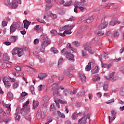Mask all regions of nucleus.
Segmentation results:
<instances>
[{"mask_svg": "<svg viewBox=\"0 0 124 124\" xmlns=\"http://www.w3.org/2000/svg\"><path fill=\"white\" fill-rule=\"evenodd\" d=\"M99 40V38L95 37L93 39L92 42H93V43H96L98 42Z\"/></svg>", "mask_w": 124, "mask_h": 124, "instance_id": "nucleus-46", "label": "nucleus"}, {"mask_svg": "<svg viewBox=\"0 0 124 124\" xmlns=\"http://www.w3.org/2000/svg\"><path fill=\"white\" fill-rule=\"evenodd\" d=\"M119 79V78L118 77H114L113 78L111 79L112 82H115V81H117Z\"/></svg>", "mask_w": 124, "mask_h": 124, "instance_id": "nucleus-63", "label": "nucleus"}, {"mask_svg": "<svg viewBox=\"0 0 124 124\" xmlns=\"http://www.w3.org/2000/svg\"><path fill=\"white\" fill-rule=\"evenodd\" d=\"M43 100L45 102H48V101H49V97H48V96H45L43 97Z\"/></svg>", "mask_w": 124, "mask_h": 124, "instance_id": "nucleus-49", "label": "nucleus"}, {"mask_svg": "<svg viewBox=\"0 0 124 124\" xmlns=\"http://www.w3.org/2000/svg\"><path fill=\"white\" fill-rule=\"evenodd\" d=\"M97 34L98 35L101 36L102 35H103V34H104V32L102 31H99L97 32Z\"/></svg>", "mask_w": 124, "mask_h": 124, "instance_id": "nucleus-59", "label": "nucleus"}, {"mask_svg": "<svg viewBox=\"0 0 124 124\" xmlns=\"http://www.w3.org/2000/svg\"><path fill=\"white\" fill-rule=\"evenodd\" d=\"M13 25H14V26H15L16 29H19L21 25V26H23V23H21L20 22H13Z\"/></svg>", "mask_w": 124, "mask_h": 124, "instance_id": "nucleus-26", "label": "nucleus"}, {"mask_svg": "<svg viewBox=\"0 0 124 124\" xmlns=\"http://www.w3.org/2000/svg\"><path fill=\"white\" fill-rule=\"evenodd\" d=\"M39 104V103L38 101H36L34 100L33 101L32 109H35V108H36V107H37V106H38Z\"/></svg>", "mask_w": 124, "mask_h": 124, "instance_id": "nucleus-28", "label": "nucleus"}, {"mask_svg": "<svg viewBox=\"0 0 124 124\" xmlns=\"http://www.w3.org/2000/svg\"><path fill=\"white\" fill-rule=\"evenodd\" d=\"M108 26V22L105 21V19H103L101 21V24L99 26V30H102V29H105L107 28Z\"/></svg>", "mask_w": 124, "mask_h": 124, "instance_id": "nucleus-8", "label": "nucleus"}, {"mask_svg": "<svg viewBox=\"0 0 124 124\" xmlns=\"http://www.w3.org/2000/svg\"><path fill=\"white\" fill-rule=\"evenodd\" d=\"M57 113L59 117H60L61 118H62L63 119H64V118H65V115H64V114L62 113V112H61V111H58Z\"/></svg>", "mask_w": 124, "mask_h": 124, "instance_id": "nucleus-42", "label": "nucleus"}, {"mask_svg": "<svg viewBox=\"0 0 124 124\" xmlns=\"http://www.w3.org/2000/svg\"><path fill=\"white\" fill-rule=\"evenodd\" d=\"M35 53H36V51L33 52V56H35L36 58L39 60L40 62H42V58L40 56L36 55Z\"/></svg>", "mask_w": 124, "mask_h": 124, "instance_id": "nucleus-30", "label": "nucleus"}, {"mask_svg": "<svg viewBox=\"0 0 124 124\" xmlns=\"http://www.w3.org/2000/svg\"><path fill=\"white\" fill-rule=\"evenodd\" d=\"M45 46H44L42 45H41L40 47L37 48V51L39 52H41V53H45L46 50H45Z\"/></svg>", "mask_w": 124, "mask_h": 124, "instance_id": "nucleus-25", "label": "nucleus"}, {"mask_svg": "<svg viewBox=\"0 0 124 124\" xmlns=\"http://www.w3.org/2000/svg\"><path fill=\"white\" fill-rule=\"evenodd\" d=\"M56 76L55 75H53L50 78L48 79V83L49 84H51V83H53L54 81H55V78H56Z\"/></svg>", "mask_w": 124, "mask_h": 124, "instance_id": "nucleus-35", "label": "nucleus"}, {"mask_svg": "<svg viewBox=\"0 0 124 124\" xmlns=\"http://www.w3.org/2000/svg\"><path fill=\"white\" fill-rule=\"evenodd\" d=\"M7 95L8 97H9V98H11L12 99H13V98H14V96L13 95V94L11 92H9L7 93Z\"/></svg>", "mask_w": 124, "mask_h": 124, "instance_id": "nucleus-51", "label": "nucleus"}, {"mask_svg": "<svg viewBox=\"0 0 124 124\" xmlns=\"http://www.w3.org/2000/svg\"><path fill=\"white\" fill-rule=\"evenodd\" d=\"M114 74H115V72H110L109 73L108 76H105V78H106L107 80H110L111 78H112L113 76H114Z\"/></svg>", "mask_w": 124, "mask_h": 124, "instance_id": "nucleus-24", "label": "nucleus"}, {"mask_svg": "<svg viewBox=\"0 0 124 124\" xmlns=\"http://www.w3.org/2000/svg\"><path fill=\"white\" fill-rule=\"evenodd\" d=\"M73 5V2L72 1L70 0L69 1H67L64 4V6H70L71 5Z\"/></svg>", "mask_w": 124, "mask_h": 124, "instance_id": "nucleus-37", "label": "nucleus"}, {"mask_svg": "<svg viewBox=\"0 0 124 124\" xmlns=\"http://www.w3.org/2000/svg\"><path fill=\"white\" fill-rule=\"evenodd\" d=\"M48 106V105H47V102H45L44 103L43 106L42 108V109L43 110V111H44V110H46V112H47V107Z\"/></svg>", "mask_w": 124, "mask_h": 124, "instance_id": "nucleus-33", "label": "nucleus"}, {"mask_svg": "<svg viewBox=\"0 0 124 124\" xmlns=\"http://www.w3.org/2000/svg\"><path fill=\"white\" fill-rule=\"evenodd\" d=\"M70 30L68 29V30H65L64 31V33H65V34H71V33H72L71 31H70Z\"/></svg>", "mask_w": 124, "mask_h": 124, "instance_id": "nucleus-54", "label": "nucleus"}, {"mask_svg": "<svg viewBox=\"0 0 124 124\" xmlns=\"http://www.w3.org/2000/svg\"><path fill=\"white\" fill-rule=\"evenodd\" d=\"M16 31V28L14 26V24H12L10 28V33H13Z\"/></svg>", "mask_w": 124, "mask_h": 124, "instance_id": "nucleus-27", "label": "nucleus"}, {"mask_svg": "<svg viewBox=\"0 0 124 124\" xmlns=\"http://www.w3.org/2000/svg\"><path fill=\"white\" fill-rule=\"evenodd\" d=\"M63 94L65 96H69V95H71V91L69 89L65 90L63 92Z\"/></svg>", "mask_w": 124, "mask_h": 124, "instance_id": "nucleus-18", "label": "nucleus"}, {"mask_svg": "<svg viewBox=\"0 0 124 124\" xmlns=\"http://www.w3.org/2000/svg\"><path fill=\"white\" fill-rule=\"evenodd\" d=\"M50 33L51 35H53V36H56V35H58V32L56 30H51L50 31Z\"/></svg>", "mask_w": 124, "mask_h": 124, "instance_id": "nucleus-38", "label": "nucleus"}, {"mask_svg": "<svg viewBox=\"0 0 124 124\" xmlns=\"http://www.w3.org/2000/svg\"><path fill=\"white\" fill-rule=\"evenodd\" d=\"M63 61V58H60V59L58 60V67L59 68H61V67L62 66V62Z\"/></svg>", "mask_w": 124, "mask_h": 124, "instance_id": "nucleus-32", "label": "nucleus"}, {"mask_svg": "<svg viewBox=\"0 0 124 124\" xmlns=\"http://www.w3.org/2000/svg\"><path fill=\"white\" fill-rule=\"evenodd\" d=\"M110 26H115V25H117V23L114 21H110L109 23Z\"/></svg>", "mask_w": 124, "mask_h": 124, "instance_id": "nucleus-60", "label": "nucleus"}, {"mask_svg": "<svg viewBox=\"0 0 124 124\" xmlns=\"http://www.w3.org/2000/svg\"><path fill=\"white\" fill-rule=\"evenodd\" d=\"M51 43V40L47 37V36H44L43 37V41L42 43V45L44 46V47H47Z\"/></svg>", "mask_w": 124, "mask_h": 124, "instance_id": "nucleus-5", "label": "nucleus"}, {"mask_svg": "<svg viewBox=\"0 0 124 124\" xmlns=\"http://www.w3.org/2000/svg\"><path fill=\"white\" fill-rule=\"evenodd\" d=\"M17 54L18 57H22L24 55V50L22 48H19Z\"/></svg>", "mask_w": 124, "mask_h": 124, "instance_id": "nucleus-29", "label": "nucleus"}, {"mask_svg": "<svg viewBox=\"0 0 124 124\" xmlns=\"http://www.w3.org/2000/svg\"><path fill=\"white\" fill-rule=\"evenodd\" d=\"M2 81L4 83V85L6 88H10L11 84H10V82L8 78H3Z\"/></svg>", "mask_w": 124, "mask_h": 124, "instance_id": "nucleus-11", "label": "nucleus"}, {"mask_svg": "<svg viewBox=\"0 0 124 124\" xmlns=\"http://www.w3.org/2000/svg\"><path fill=\"white\" fill-rule=\"evenodd\" d=\"M46 112L45 109L44 110H43L42 109H39L37 111V119L38 120H40V119H45V114H46Z\"/></svg>", "mask_w": 124, "mask_h": 124, "instance_id": "nucleus-3", "label": "nucleus"}, {"mask_svg": "<svg viewBox=\"0 0 124 124\" xmlns=\"http://www.w3.org/2000/svg\"><path fill=\"white\" fill-rule=\"evenodd\" d=\"M9 60H10V58L9 57V56H8V54L7 53H4L3 56V61L4 62H8Z\"/></svg>", "mask_w": 124, "mask_h": 124, "instance_id": "nucleus-19", "label": "nucleus"}, {"mask_svg": "<svg viewBox=\"0 0 124 124\" xmlns=\"http://www.w3.org/2000/svg\"><path fill=\"white\" fill-rule=\"evenodd\" d=\"M10 121H11V117H7L6 119L4 120L3 122L4 124H8Z\"/></svg>", "mask_w": 124, "mask_h": 124, "instance_id": "nucleus-43", "label": "nucleus"}, {"mask_svg": "<svg viewBox=\"0 0 124 124\" xmlns=\"http://www.w3.org/2000/svg\"><path fill=\"white\" fill-rule=\"evenodd\" d=\"M79 76L80 80H81L82 83H86V81L87 80L86 76L81 73L79 74Z\"/></svg>", "mask_w": 124, "mask_h": 124, "instance_id": "nucleus-17", "label": "nucleus"}, {"mask_svg": "<svg viewBox=\"0 0 124 124\" xmlns=\"http://www.w3.org/2000/svg\"><path fill=\"white\" fill-rule=\"evenodd\" d=\"M19 87V83L18 82H15L13 84V88L15 90V89H17V88Z\"/></svg>", "mask_w": 124, "mask_h": 124, "instance_id": "nucleus-45", "label": "nucleus"}, {"mask_svg": "<svg viewBox=\"0 0 124 124\" xmlns=\"http://www.w3.org/2000/svg\"><path fill=\"white\" fill-rule=\"evenodd\" d=\"M18 114H21V111H19V112H17V109L16 110V120H17V121H19L20 119V117L19 116V115Z\"/></svg>", "mask_w": 124, "mask_h": 124, "instance_id": "nucleus-40", "label": "nucleus"}, {"mask_svg": "<svg viewBox=\"0 0 124 124\" xmlns=\"http://www.w3.org/2000/svg\"><path fill=\"white\" fill-rule=\"evenodd\" d=\"M36 20L38 22H39V23H42L43 24L46 23L45 21L42 20L40 19V18H37Z\"/></svg>", "mask_w": 124, "mask_h": 124, "instance_id": "nucleus-61", "label": "nucleus"}, {"mask_svg": "<svg viewBox=\"0 0 124 124\" xmlns=\"http://www.w3.org/2000/svg\"><path fill=\"white\" fill-rule=\"evenodd\" d=\"M67 46H68V48H69L70 50L73 52H74V51H75V49L71 46V44L68 43V44H67Z\"/></svg>", "mask_w": 124, "mask_h": 124, "instance_id": "nucleus-50", "label": "nucleus"}, {"mask_svg": "<svg viewBox=\"0 0 124 124\" xmlns=\"http://www.w3.org/2000/svg\"><path fill=\"white\" fill-rule=\"evenodd\" d=\"M27 95H28V93H26L25 92H22L21 95V98L22 99H24L25 97L27 96Z\"/></svg>", "mask_w": 124, "mask_h": 124, "instance_id": "nucleus-44", "label": "nucleus"}, {"mask_svg": "<svg viewBox=\"0 0 124 124\" xmlns=\"http://www.w3.org/2000/svg\"><path fill=\"white\" fill-rule=\"evenodd\" d=\"M19 111H20L21 115L24 116L25 120H27L28 122L31 121V116L30 114V107H27L23 108L18 107L16 108V112L19 113Z\"/></svg>", "mask_w": 124, "mask_h": 124, "instance_id": "nucleus-1", "label": "nucleus"}, {"mask_svg": "<svg viewBox=\"0 0 124 124\" xmlns=\"http://www.w3.org/2000/svg\"><path fill=\"white\" fill-rule=\"evenodd\" d=\"M92 66H94V62H90L86 66L85 70L86 71H90L92 68Z\"/></svg>", "mask_w": 124, "mask_h": 124, "instance_id": "nucleus-12", "label": "nucleus"}, {"mask_svg": "<svg viewBox=\"0 0 124 124\" xmlns=\"http://www.w3.org/2000/svg\"><path fill=\"white\" fill-rule=\"evenodd\" d=\"M65 56L66 59H69L68 61L70 62H74V61H75L74 60V55L73 54H71L68 52H66V55Z\"/></svg>", "mask_w": 124, "mask_h": 124, "instance_id": "nucleus-7", "label": "nucleus"}, {"mask_svg": "<svg viewBox=\"0 0 124 124\" xmlns=\"http://www.w3.org/2000/svg\"><path fill=\"white\" fill-rule=\"evenodd\" d=\"M45 1L46 2V11H47V10H49V9H50L51 7H52L53 0H45Z\"/></svg>", "mask_w": 124, "mask_h": 124, "instance_id": "nucleus-10", "label": "nucleus"}, {"mask_svg": "<svg viewBox=\"0 0 124 124\" xmlns=\"http://www.w3.org/2000/svg\"><path fill=\"white\" fill-rule=\"evenodd\" d=\"M18 4H21V0H13L12 6V8L14 9L17 8V7H18Z\"/></svg>", "mask_w": 124, "mask_h": 124, "instance_id": "nucleus-9", "label": "nucleus"}, {"mask_svg": "<svg viewBox=\"0 0 124 124\" xmlns=\"http://www.w3.org/2000/svg\"><path fill=\"white\" fill-rule=\"evenodd\" d=\"M73 45H75L76 47H79L80 46V43L77 41H74L72 42Z\"/></svg>", "mask_w": 124, "mask_h": 124, "instance_id": "nucleus-39", "label": "nucleus"}, {"mask_svg": "<svg viewBox=\"0 0 124 124\" xmlns=\"http://www.w3.org/2000/svg\"><path fill=\"white\" fill-rule=\"evenodd\" d=\"M109 85V82L105 81L104 82L103 89L105 92H107L108 91V85Z\"/></svg>", "mask_w": 124, "mask_h": 124, "instance_id": "nucleus-22", "label": "nucleus"}, {"mask_svg": "<svg viewBox=\"0 0 124 124\" xmlns=\"http://www.w3.org/2000/svg\"><path fill=\"white\" fill-rule=\"evenodd\" d=\"M68 27L69 26H67V25H65L63 27L60 28V31H64V30H67L68 29Z\"/></svg>", "mask_w": 124, "mask_h": 124, "instance_id": "nucleus-47", "label": "nucleus"}, {"mask_svg": "<svg viewBox=\"0 0 124 124\" xmlns=\"http://www.w3.org/2000/svg\"><path fill=\"white\" fill-rule=\"evenodd\" d=\"M64 75H66V76H68V75H69L70 72L69 71V70H65L64 71Z\"/></svg>", "mask_w": 124, "mask_h": 124, "instance_id": "nucleus-52", "label": "nucleus"}, {"mask_svg": "<svg viewBox=\"0 0 124 124\" xmlns=\"http://www.w3.org/2000/svg\"><path fill=\"white\" fill-rule=\"evenodd\" d=\"M66 49L64 48L61 51V55H62V56H66Z\"/></svg>", "mask_w": 124, "mask_h": 124, "instance_id": "nucleus-48", "label": "nucleus"}, {"mask_svg": "<svg viewBox=\"0 0 124 124\" xmlns=\"http://www.w3.org/2000/svg\"><path fill=\"white\" fill-rule=\"evenodd\" d=\"M120 35V33H119V32L116 31L114 34V37H115L116 38H118L119 37V36Z\"/></svg>", "mask_w": 124, "mask_h": 124, "instance_id": "nucleus-58", "label": "nucleus"}, {"mask_svg": "<svg viewBox=\"0 0 124 124\" xmlns=\"http://www.w3.org/2000/svg\"><path fill=\"white\" fill-rule=\"evenodd\" d=\"M60 97H61V95H60V96L57 97V98L58 99V105L59 106V107L58 106V105H57V104H56V106L58 107V108H60L59 103H61V104H66L67 103V102H66V101H65V100H60Z\"/></svg>", "mask_w": 124, "mask_h": 124, "instance_id": "nucleus-15", "label": "nucleus"}, {"mask_svg": "<svg viewBox=\"0 0 124 124\" xmlns=\"http://www.w3.org/2000/svg\"><path fill=\"white\" fill-rule=\"evenodd\" d=\"M102 58H100V57H99V59H109V56H108V54H107V53H104V54H103L101 55Z\"/></svg>", "mask_w": 124, "mask_h": 124, "instance_id": "nucleus-34", "label": "nucleus"}, {"mask_svg": "<svg viewBox=\"0 0 124 124\" xmlns=\"http://www.w3.org/2000/svg\"><path fill=\"white\" fill-rule=\"evenodd\" d=\"M58 84L57 83H54L51 86V91H53L54 102L57 105H58V107L60 108L59 103H58V101L59 100L58 97H59V96H61V94L60 93V92L59 91V89H58Z\"/></svg>", "mask_w": 124, "mask_h": 124, "instance_id": "nucleus-2", "label": "nucleus"}, {"mask_svg": "<svg viewBox=\"0 0 124 124\" xmlns=\"http://www.w3.org/2000/svg\"><path fill=\"white\" fill-rule=\"evenodd\" d=\"M67 27H68V29L69 30H70V31H71V30H72L73 29V28H74V27H75V25L73 24L72 25H67Z\"/></svg>", "mask_w": 124, "mask_h": 124, "instance_id": "nucleus-55", "label": "nucleus"}, {"mask_svg": "<svg viewBox=\"0 0 124 124\" xmlns=\"http://www.w3.org/2000/svg\"><path fill=\"white\" fill-rule=\"evenodd\" d=\"M92 74H95V73H98L99 72V67L96 66L95 68L91 71Z\"/></svg>", "mask_w": 124, "mask_h": 124, "instance_id": "nucleus-21", "label": "nucleus"}, {"mask_svg": "<svg viewBox=\"0 0 124 124\" xmlns=\"http://www.w3.org/2000/svg\"><path fill=\"white\" fill-rule=\"evenodd\" d=\"M81 5L85 6L86 5V0H81Z\"/></svg>", "mask_w": 124, "mask_h": 124, "instance_id": "nucleus-62", "label": "nucleus"}, {"mask_svg": "<svg viewBox=\"0 0 124 124\" xmlns=\"http://www.w3.org/2000/svg\"><path fill=\"white\" fill-rule=\"evenodd\" d=\"M81 22H85V23H87V24H90V23L93 22V19L89 17V15H86L82 17L81 20L78 21V23H81Z\"/></svg>", "mask_w": 124, "mask_h": 124, "instance_id": "nucleus-4", "label": "nucleus"}, {"mask_svg": "<svg viewBox=\"0 0 124 124\" xmlns=\"http://www.w3.org/2000/svg\"><path fill=\"white\" fill-rule=\"evenodd\" d=\"M50 50L52 53H54V54H58V53H59V50L54 47H51Z\"/></svg>", "mask_w": 124, "mask_h": 124, "instance_id": "nucleus-36", "label": "nucleus"}, {"mask_svg": "<svg viewBox=\"0 0 124 124\" xmlns=\"http://www.w3.org/2000/svg\"><path fill=\"white\" fill-rule=\"evenodd\" d=\"M99 60L101 62V66L102 68H105L107 67V66H108L107 63H103V62H102V58H100Z\"/></svg>", "mask_w": 124, "mask_h": 124, "instance_id": "nucleus-31", "label": "nucleus"}, {"mask_svg": "<svg viewBox=\"0 0 124 124\" xmlns=\"http://www.w3.org/2000/svg\"><path fill=\"white\" fill-rule=\"evenodd\" d=\"M54 110H56V108H55V105L52 104L50 106V110L52 111Z\"/></svg>", "mask_w": 124, "mask_h": 124, "instance_id": "nucleus-53", "label": "nucleus"}, {"mask_svg": "<svg viewBox=\"0 0 124 124\" xmlns=\"http://www.w3.org/2000/svg\"><path fill=\"white\" fill-rule=\"evenodd\" d=\"M50 15H51L52 18L54 19H57V17H58L57 15L54 14L53 13H51Z\"/></svg>", "mask_w": 124, "mask_h": 124, "instance_id": "nucleus-57", "label": "nucleus"}, {"mask_svg": "<svg viewBox=\"0 0 124 124\" xmlns=\"http://www.w3.org/2000/svg\"><path fill=\"white\" fill-rule=\"evenodd\" d=\"M119 93L122 96H124V87H121L120 88Z\"/></svg>", "mask_w": 124, "mask_h": 124, "instance_id": "nucleus-41", "label": "nucleus"}, {"mask_svg": "<svg viewBox=\"0 0 124 124\" xmlns=\"http://www.w3.org/2000/svg\"><path fill=\"white\" fill-rule=\"evenodd\" d=\"M83 47L84 48V49H85L86 51H88L89 53H90L91 55H93V54H94V51L93 50V49H92V47L89 46L88 43H85L83 45Z\"/></svg>", "mask_w": 124, "mask_h": 124, "instance_id": "nucleus-6", "label": "nucleus"}, {"mask_svg": "<svg viewBox=\"0 0 124 124\" xmlns=\"http://www.w3.org/2000/svg\"><path fill=\"white\" fill-rule=\"evenodd\" d=\"M48 76V74L47 73H41L39 74L38 78L40 79V80H43L44 78L47 77Z\"/></svg>", "mask_w": 124, "mask_h": 124, "instance_id": "nucleus-14", "label": "nucleus"}, {"mask_svg": "<svg viewBox=\"0 0 124 124\" xmlns=\"http://www.w3.org/2000/svg\"><path fill=\"white\" fill-rule=\"evenodd\" d=\"M77 118V115L76 113H74L73 114L72 116V120H76V118Z\"/></svg>", "mask_w": 124, "mask_h": 124, "instance_id": "nucleus-56", "label": "nucleus"}, {"mask_svg": "<svg viewBox=\"0 0 124 124\" xmlns=\"http://www.w3.org/2000/svg\"><path fill=\"white\" fill-rule=\"evenodd\" d=\"M18 51L19 47H15L12 50L11 53L13 56H15L18 54Z\"/></svg>", "mask_w": 124, "mask_h": 124, "instance_id": "nucleus-23", "label": "nucleus"}, {"mask_svg": "<svg viewBox=\"0 0 124 124\" xmlns=\"http://www.w3.org/2000/svg\"><path fill=\"white\" fill-rule=\"evenodd\" d=\"M78 124H87V118L84 116L81 119H79L78 121Z\"/></svg>", "mask_w": 124, "mask_h": 124, "instance_id": "nucleus-16", "label": "nucleus"}, {"mask_svg": "<svg viewBox=\"0 0 124 124\" xmlns=\"http://www.w3.org/2000/svg\"><path fill=\"white\" fill-rule=\"evenodd\" d=\"M18 39V37L17 36H12L10 37L8 40L10 41L11 43H14V42H16V40Z\"/></svg>", "mask_w": 124, "mask_h": 124, "instance_id": "nucleus-13", "label": "nucleus"}, {"mask_svg": "<svg viewBox=\"0 0 124 124\" xmlns=\"http://www.w3.org/2000/svg\"><path fill=\"white\" fill-rule=\"evenodd\" d=\"M24 28H26V30H28L29 26L31 25V22L28 20H23Z\"/></svg>", "mask_w": 124, "mask_h": 124, "instance_id": "nucleus-20", "label": "nucleus"}, {"mask_svg": "<svg viewBox=\"0 0 124 124\" xmlns=\"http://www.w3.org/2000/svg\"><path fill=\"white\" fill-rule=\"evenodd\" d=\"M15 67L16 70V71H21V70L22 69L20 66H16Z\"/></svg>", "mask_w": 124, "mask_h": 124, "instance_id": "nucleus-64", "label": "nucleus"}]
</instances>
